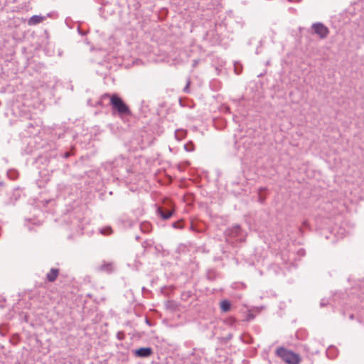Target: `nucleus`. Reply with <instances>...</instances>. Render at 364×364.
Here are the masks:
<instances>
[{
    "mask_svg": "<svg viewBox=\"0 0 364 364\" xmlns=\"http://www.w3.org/2000/svg\"><path fill=\"white\" fill-rule=\"evenodd\" d=\"M107 96L109 97L110 105L113 111H116L119 115L131 114V110L129 106L119 96L116 94L112 95H107Z\"/></svg>",
    "mask_w": 364,
    "mask_h": 364,
    "instance_id": "1",
    "label": "nucleus"
},
{
    "mask_svg": "<svg viewBox=\"0 0 364 364\" xmlns=\"http://www.w3.org/2000/svg\"><path fill=\"white\" fill-rule=\"evenodd\" d=\"M276 353L287 364H299L301 362V358L298 354L284 348H279Z\"/></svg>",
    "mask_w": 364,
    "mask_h": 364,
    "instance_id": "2",
    "label": "nucleus"
},
{
    "mask_svg": "<svg viewBox=\"0 0 364 364\" xmlns=\"http://www.w3.org/2000/svg\"><path fill=\"white\" fill-rule=\"evenodd\" d=\"M312 28L314 33L318 35L321 38H326L329 33L328 28L321 23L313 24Z\"/></svg>",
    "mask_w": 364,
    "mask_h": 364,
    "instance_id": "3",
    "label": "nucleus"
},
{
    "mask_svg": "<svg viewBox=\"0 0 364 364\" xmlns=\"http://www.w3.org/2000/svg\"><path fill=\"white\" fill-rule=\"evenodd\" d=\"M152 350L151 348H140L135 351V355L139 357H149L151 355Z\"/></svg>",
    "mask_w": 364,
    "mask_h": 364,
    "instance_id": "4",
    "label": "nucleus"
},
{
    "mask_svg": "<svg viewBox=\"0 0 364 364\" xmlns=\"http://www.w3.org/2000/svg\"><path fill=\"white\" fill-rule=\"evenodd\" d=\"M45 19L46 17L43 16L34 15L28 19V23L29 26H34L43 22Z\"/></svg>",
    "mask_w": 364,
    "mask_h": 364,
    "instance_id": "5",
    "label": "nucleus"
},
{
    "mask_svg": "<svg viewBox=\"0 0 364 364\" xmlns=\"http://www.w3.org/2000/svg\"><path fill=\"white\" fill-rule=\"evenodd\" d=\"M58 275H59V269L52 268L49 271V272H48L46 277L49 282H53L57 279Z\"/></svg>",
    "mask_w": 364,
    "mask_h": 364,
    "instance_id": "6",
    "label": "nucleus"
},
{
    "mask_svg": "<svg viewBox=\"0 0 364 364\" xmlns=\"http://www.w3.org/2000/svg\"><path fill=\"white\" fill-rule=\"evenodd\" d=\"M173 210H167L164 212L161 208L158 209V213L163 219H168L171 217Z\"/></svg>",
    "mask_w": 364,
    "mask_h": 364,
    "instance_id": "7",
    "label": "nucleus"
},
{
    "mask_svg": "<svg viewBox=\"0 0 364 364\" xmlns=\"http://www.w3.org/2000/svg\"><path fill=\"white\" fill-rule=\"evenodd\" d=\"M220 309L223 311L226 312L230 309V303L227 300L220 302Z\"/></svg>",
    "mask_w": 364,
    "mask_h": 364,
    "instance_id": "8",
    "label": "nucleus"
}]
</instances>
